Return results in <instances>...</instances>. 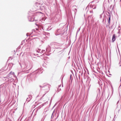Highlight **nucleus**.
I'll list each match as a JSON object with an SVG mask.
<instances>
[{"label":"nucleus","instance_id":"nucleus-1","mask_svg":"<svg viewBox=\"0 0 121 121\" xmlns=\"http://www.w3.org/2000/svg\"><path fill=\"white\" fill-rule=\"evenodd\" d=\"M14 75V73L13 72H11L9 75V77L10 78H11Z\"/></svg>","mask_w":121,"mask_h":121},{"label":"nucleus","instance_id":"nucleus-2","mask_svg":"<svg viewBox=\"0 0 121 121\" xmlns=\"http://www.w3.org/2000/svg\"><path fill=\"white\" fill-rule=\"evenodd\" d=\"M115 40H116V38H115V35H113L112 38V42H114V41Z\"/></svg>","mask_w":121,"mask_h":121},{"label":"nucleus","instance_id":"nucleus-3","mask_svg":"<svg viewBox=\"0 0 121 121\" xmlns=\"http://www.w3.org/2000/svg\"><path fill=\"white\" fill-rule=\"evenodd\" d=\"M110 16H109V19H108V22L109 23H110Z\"/></svg>","mask_w":121,"mask_h":121},{"label":"nucleus","instance_id":"nucleus-4","mask_svg":"<svg viewBox=\"0 0 121 121\" xmlns=\"http://www.w3.org/2000/svg\"><path fill=\"white\" fill-rule=\"evenodd\" d=\"M120 31H119L118 32V33L120 34Z\"/></svg>","mask_w":121,"mask_h":121},{"label":"nucleus","instance_id":"nucleus-5","mask_svg":"<svg viewBox=\"0 0 121 121\" xmlns=\"http://www.w3.org/2000/svg\"><path fill=\"white\" fill-rule=\"evenodd\" d=\"M9 79V81H13V80H11Z\"/></svg>","mask_w":121,"mask_h":121},{"label":"nucleus","instance_id":"nucleus-6","mask_svg":"<svg viewBox=\"0 0 121 121\" xmlns=\"http://www.w3.org/2000/svg\"><path fill=\"white\" fill-rule=\"evenodd\" d=\"M96 8V7L95 6L94 8H93V9H95Z\"/></svg>","mask_w":121,"mask_h":121}]
</instances>
